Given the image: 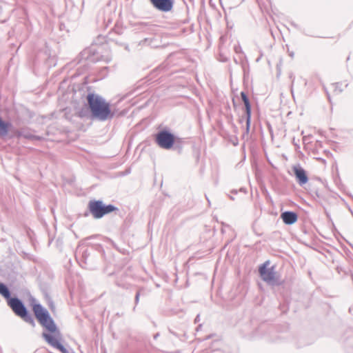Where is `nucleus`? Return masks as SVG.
Wrapping results in <instances>:
<instances>
[{
	"mask_svg": "<svg viewBox=\"0 0 353 353\" xmlns=\"http://www.w3.org/2000/svg\"><path fill=\"white\" fill-rule=\"evenodd\" d=\"M87 101L92 114L95 118L105 121L113 117L110 104L101 97L95 94H88Z\"/></svg>",
	"mask_w": 353,
	"mask_h": 353,
	"instance_id": "nucleus-1",
	"label": "nucleus"
},
{
	"mask_svg": "<svg viewBox=\"0 0 353 353\" xmlns=\"http://www.w3.org/2000/svg\"><path fill=\"white\" fill-rule=\"evenodd\" d=\"M0 294L6 299V302H8L9 299H12L10 297L9 289L3 283H0Z\"/></svg>",
	"mask_w": 353,
	"mask_h": 353,
	"instance_id": "nucleus-11",
	"label": "nucleus"
},
{
	"mask_svg": "<svg viewBox=\"0 0 353 353\" xmlns=\"http://www.w3.org/2000/svg\"><path fill=\"white\" fill-rule=\"evenodd\" d=\"M88 208L95 219H100L105 214L117 210L112 205H104L101 201H90L88 204Z\"/></svg>",
	"mask_w": 353,
	"mask_h": 353,
	"instance_id": "nucleus-3",
	"label": "nucleus"
},
{
	"mask_svg": "<svg viewBox=\"0 0 353 353\" xmlns=\"http://www.w3.org/2000/svg\"><path fill=\"white\" fill-rule=\"evenodd\" d=\"M308 178H298V183L301 185H303L307 182Z\"/></svg>",
	"mask_w": 353,
	"mask_h": 353,
	"instance_id": "nucleus-13",
	"label": "nucleus"
},
{
	"mask_svg": "<svg viewBox=\"0 0 353 353\" xmlns=\"http://www.w3.org/2000/svg\"><path fill=\"white\" fill-rule=\"evenodd\" d=\"M32 311L39 323L48 332L53 334H59L57 327L50 317L48 312L40 304H34L32 306Z\"/></svg>",
	"mask_w": 353,
	"mask_h": 353,
	"instance_id": "nucleus-2",
	"label": "nucleus"
},
{
	"mask_svg": "<svg viewBox=\"0 0 353 353\" xmlns=\"http://www.w3.org/2000/svg\"><path fill=\"white\" fill-rule=\"evenodd\" d=\"M155 139L157 143L161 148L168 150L173 146L175 138L172 133L166 130H163L156 135Z\"/></svg>",
	"mask_w": 353,
	"mask_h": 353,
	"instance_id": "nucleus-5",
	"label": "nucleus"
},
{
	"mask_svg": "<svg viewBox=\"0 0 353 353\" xmlns=\"http://www.w3.org/2000/svg\"><path fill=\"white\" fill-rule=\"evenodd\" d=\"M152 5L163 12H169L173 8L174 0H150Z\"/></svg>",
	"mask_w": 353,
	"mask_h": 353,
	"instance_id": "nucleus-7",
	"label": "nucleus"
},
{
	"mask_svg": "<svg viewBox=\"0 0 353 353\" xmlns=\"http://www.w3.org/2000/svg\"><path fill=\"white\" fill-rule=\"evenodd\" d=\"M42 336L52 347L58 349L62 353H68L67 350L59 342L58 339L49 334L43 332Z\"/></svg>",
	"mask_w": 353,
	"mask_h": 353,
	"instance_id": "nucleus-8",
	"label": "nucleus"
},
{
	"mask_svg": "<svg viewBox=\"0 0 353 353\" xmlns=\"http://www.w3.org/2000/svg\"><path fill=\"white\" fill-rule=\"evenodd\" d=\"M292 170L294 171V174L296 176L300 177V176H305V172L304 170L299 165H294L292 168Z\"/></svg>",
	"mask_w": 353,
	"mask_h": 353,
	"instance_id": "nucleus-12",
	"label": "nucleus"
},
{
	"mask_svg": "<svg viewBox=\"0 0 353 353\" xmlns=\"http://www.w3.org/2000/svg\"><path fill=\"white\" fill-rule=\"evenodd\" d=\"M281 218L286 225H292L296 223L298 220L297 214L290 211L281 213Z\"/></svg>",
	"mask_w": 353,
	"mask_h": 353,
	"instance_id": "nucleus-9",
	"label": "nucleus"
},
{
	"mask_svg": "<svg viewBox=\"0 0 353 353\" xmlns=\"http://www.w3.org/2000/svg\"><path fill=\"white\" fill-rule=\"evenodd\" d=\"M270 262L266 261L259 267V272L262 279L265 282H271L275 280L274 268H268Z\"/></svg>",
	"mask_w": 353,
	"mask_h": 353,
	"instance_id": "nucleus-6",
	"label": "nucleus"
},
{
	"mask_svg": "<svg viewBox=\"0 0 353 353\" xmlns=\"http://www.w3.org/2000/svg\"><path fill=\"white\" fill-rule=\"evenodd\" d=\"M7 304L17 316L26 322L34 323L32 319L28 316L26 307L19 299L12 298L9 299Z\"/></svg>",
	"mask_w": 353,
	"mask_h": 353,
	"instance_id": "nucleus-4",
	"label": "nucleus"
},
{
	"mask_svg": "<svg viewBox=\"0 0 353 353\" xmlns=\"http://www.w3.org/2000/svg\"><path fill=\"white\" fill-rule=\"evenodd\" d=\"M241 97L245 107V112L247 115V124L248 125L250 124L251 117V105L249 99L245 92H242L241 93Z\"/></svg>",
	"mask_w": 353,
	"mask_h": 353,
	"instance_id": "nucleus-10",
	"label": "nucleus"
}]
</instances>
